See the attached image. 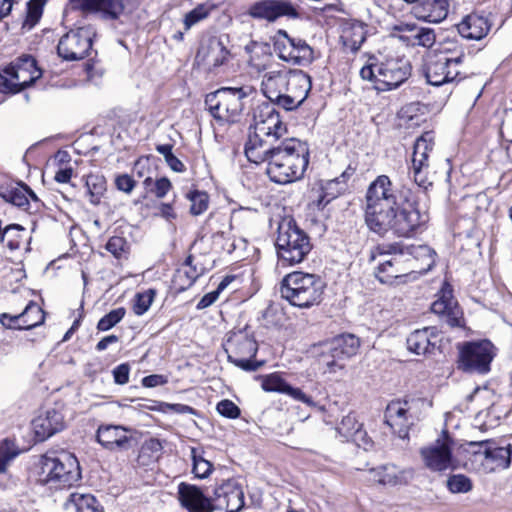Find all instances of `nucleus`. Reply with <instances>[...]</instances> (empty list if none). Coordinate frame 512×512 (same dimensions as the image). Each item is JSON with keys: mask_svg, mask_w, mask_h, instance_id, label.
<instances>
[{"mask_svg": "<svg viewBox=\"0 0 512 512\" xmlns=\"http://www.w3.org/2000/svg\"><path fill=\"white\" fill-rule=\"evenodd\" d=\"M192 472L199 479L207 478L213 470V465L205 459L202 448H191Z\"/></svg>", "mask_w": 512, "mask_h": 512, "instance_id": "nucleus-43", "label": "nucleus"}, {"mask_svg": "<svg viewBox=\"0 0 512 512\" xmlns=\"http://www.w3.org/2000/svg\"><path fill=\"white\" fill-rule=\"evenodd\" d=\"M343 46L351 52H356L365 41V31L360 25H353L343 30L341 34Z\"/></svg>", "mask_w": 512, "mask_h": 512, "instance_id": "nucleus-42", "label": "nucleus"}, {"mask_svg": "<svg viewBox=\"0 0 512 512\" xmlns=\"http://www.w3.org/2000/svg\"><path fill=\"white\" fill-rule=\"evenodd\" d=\"M77 459L69 454L43 455L40 460L39 481L56 488L70 487L80 480Z\"/></svg>", "mask_w": 512, "mask_h": 512, "instance_id": "nucleus-7", "label": "nucleus"}, {"mask_svg": "<svg viewBox=\"0 0 512 512\" xmlns=\"http://www.w3.org/2000/svg\"><path fill=\"white\" fill-rule=\"evenodd\" d=\"M18 455V452L11 449L9 442L5 440L0 444V473L6 471L7 465Z\"/></svg>", "mask_w": 512, "mask_h": 512, "instance_id": "nucleus-57", "label": "nucleus"}, {"mask_svg": "<svg viewBox=\"0 0 512 512\" xmlns=\"http://www.w3.org/2000/svg\"><path fill=\"white\" fill-rule=\"evenodd\" d=\"M413 24L400 23L392 28V36L407 46H410V39L413 37L412 33Z\"/></svg>", "mask_w": 512, "mask_h": 512, "instance_id": "nucleus-55", "label": "nucleus"}, {"mask_svg": "<svg viewBox=\"0 0 512 512\" xmlns=\"http://www.w3.org/2000/svg\"><path fill=\"white\" fill-rule=\"evenodd\" d=\"M309 156L307 143L296 138H285L267 151L263 162H267V174L273 182L287 184L303 177Z\"/></svg>", "mask_w": 512, "mask_h": 512, "instance_id": "nucleus-3", "label": "nucleus"}, {"mask_svg": "<svg viewBox=\"0 0 512 512\" xmlns=\"http://www.w3.org/2000/svg\"><path fill=\"white\" fill-rule=\"evenodd\" d=\"M0 322L6 328L23 330L21 314L12 316L4 313L0 317Z\"/></svg>", "mask_w": 512, "mask_h": 512, "instance_id": "nucleus-62", "label": "nucleus"}, {"mask_svg": "<svg viewBox=\"0 0 512 512\" xmlns=\"http://www.w3.org/2000/svg\"><path fill=\"white\" fill-rule=\"evenodd\" d=\"M407 348L417 355L431 354L440 342L436 327H424L413 331L407 338Z\"/></svg>", "mask_w": 512, "mask_h": 512, "instance_id": "nucleus-27", "label": "nucleus"}, {"mask_svg": "<svg viewBox=\"0 0 512 512\" xmlns=\"http://www.w3.org/2000/svg\"><path fill=\"white\" fill-rule=\"evenodd\" d=\"M248 15L255 19L274 22L286 16L297 19L300 17L297 9L289 0H261L252 4Z\"/></svg>", "mask_w": 512, "mask_h": 512, "instance_id": "nucleus-20", "label": "nucleus"}, {"mask_svg": "<svg viewBox=\"0 0 512 512\" xmlns=\"http://www.w3.org/2000/svg\"><path fill=\"white\" fill-rule=\"evenodd\" d=\"M115 186L119 191L130 194L136 186V181L128 174H121L116 176Z\"/></svg>", "mask_w": 512, "mask_h": 512, "instance_id": "nucleus-60", "label": "nucleus"}, {"mask_svg": "<svg viewBox=\"0 0 512 512\" xmlns=\"http://www.w3.org/2000/svg\"><path fill=\"white\" fill-rule=\"evenodd\" d=\"M276 248L283 265L301 263L312 249L309 236L293 219L283 220L278 227Z\"/></svg>", "mask_w": 512, "mask_h": 512, "instance_id": "nucleus-6", "label": "nucleus"}, {"mask_svg": "<svg viewBox=\"0 0 512 512\" xmlns=\"http://www.w3.org/2000/svg\"><path fill=\"white\" fill-rule=\"evenodd\" d=\"M38 441H45L66 427L64 407L56 404L39 414L32 422Z\"/></svg>", "mask_w": 512, "mask_h": 512, "instance_id": "nucleus-21", "label": "nucleus"}, {"mask_svg": "<svg viewBox=\"0 0 512 512\" xmlns=\"http://www.w3.org/2000/svg\"><path fill=\"white\" fill-rule=\"evenodd\" d=\"M125 314L126 310L124 307H118L111 310L98 321L97 329L99 331H108L112 329L124 318Z\"/></svg>", "mask_w": 512, "mask_h": 512, "instance_id": "nucleus-50", "label": "nucleus"}, {"mask_svg": "<svg viewBox=\"0 0 512 512\" xmlns=\"http://www.w3.org/2000/svg\"><path fill=\"white\" fill-rule=\"evenodd\" d=\"M491 29L490 20L477 13H471L463 18L457 25L459 34L468 40H481L487 36Z\"/></svg>", "mask_w": 512, "mask_h": 512, "instance_id": "nucleus-33", "label": "nucleus"}, {"mask_svg": "<svg viewBox=\"0 0 512 512\" xmlns=\"http://www.w3.org/2000/svg\"><path fill=\"white\" fill-rule=\"evenodd\" d=\"M312 88L311 77L302 70L281 65L266 72L261 81V91L270 103L286 111L297 109L307 99Z\"/></svg>", "mask_w": 512, "mask_h": 512, "instance_id": "nucleus-2", "label": "nucleus"}, {"mask_svg": "<svg viewBox=\"0 0 512 512\" xmlns=\"http://www.w3.org/2000/svg\"><path fill=\"white\" fill-rule=\"evenodd\" d=\"M250 88H221L206 96L205 105L213 118L219 122H236L243 110L242 100L248 96Z\"/></svg>", "mask_w": 512, "mask_h": 512, "instance_id": "nucleus-9", "label": "nucleus"}, {"mask_svg": "<svg viewBox=\"0 0 512 512\" xmlns=\"http://www.w3.org/2000/svg\"><path fill=\"white\" fill-rule=\"evenodd\" d=\"M448 9V0H422L414 7V13L419 19L439 23L447 17Z\"/></svg>", "mask_w": 512, "mask_h": 512, "instance_id": "nucleus-36", "label": "nucleus"}, {"mask_svg": "<svg viewBox=\"0 0 512 512\" xmlns=\"http://www.w3.org/2000/svg\"><path fill=\"white\" fill-rule=\"evenodd\" d=\"M68 512H104L97 499L91 494L73 492L64 503Z\"/></svg>", "mask_w": 512, "mask_h": 512, "instance_id": "nucleus-39", "label": "nucleus"}, {"mask_svg": "<svg viewBox=\"0 0 512 512\" xmlns=\"http://www.w3.org/2000/svg\"><path fill=\"white\" fill-rule=\"evenodd\" d=\"M365 200V223L378 235L391 231L408 238L428 221L420 210L418 195L408 188L395 189L387 175H379L370 183Z\"/></svg>", "mask_w": 512, "mask_h": 512, "instance_id": "nucleus-1", "label": "nucleus"}, {"mask_svg": "<svg viewBox=\"0 0 512 512\" xmlns=\"http://www.w3.org/2000/svg\"><path fill=\"white\" fill-rule=\"evenodd\" d=\"M295 45H293L290 62L299 66H306L314 60V51L300 38H294Z\"/></svg>", "mask_w": 512, "mask_h": 512, "instance_id": "nucleus-44", "label": "nucleus"}, {"mask_svg": "<svg viewBox=\"0 0 512 512\" xmlns=\"http://www.w3.org/2000/svg\"><path fill=\"white\" fill-rule=\"evenodd\" d=\"M413 37L410 39V46H421L430 48L436 41V35L433 29L426 27H418L413 24L412 28Z\"/></svg>", "mask_w": 512, "mask_h": 512, "instance_id": "nucleus-49", "label": "nucleus"}, {"mask_svg": "<svg viewBox=\"0 0 512 512\" xmlns=\"http://www.w3.org/2000/svg\"><path fill=\"white\" fill-rule=\"evenodd\" d=\"M324 283L320 276L313 273L294 271L281 281L282 298L299 308H310L320 304L324 293Z\"/></svg>", "mask_w": 512, "mask_h": 512, "instance_id": "nucleus-4", "label": "nucleus"}, {"mask_svg": "<svg viewBox=\"0 0 512 512\" xmlns=\"http://www.w3.org/2000/svg\"><path fill=\"white\" fill-rule=\"evenodd\" d=\"M171 188L172 184L170 180L166 177H162L155 181L152 192L157 198H163L168 194Z\"/></svg>", "mask_w": 512, "mask_h": 512, "instance_id": "nucleus-61", "label": "nucleus"}, {"mask_svg": "<svg viewBox=\"0 0 512 512\" xmlns=\"http://www.w3.org/2000/svg\"><path fill=\"white\" fill-rule=\"evenodd\" d=\"M0 197L23 210L29 209V198L38 203L36 194L25 184L17 183L0 188Z\"/></svg>", "mask_w": 512, "mask_h": 512, "instance_id": "nucleus-37", "label": "nucleus"}, {"mask_svg": "<svg viewBox=\"0 0 512 512\" xmlns=\"http://www.w3.org/2000/svg\"><path fill=\"white\" fill-rule=\"evenodd\" d=\"M215 508L239 512L244 507V492L236 479H227L214 490Z\"/></svg>", "mask_w": 512, "mask_h": 512, "instance_id": "nucleus-23", "label": "nucleus"}, {"mask_svg": "<svg viewBox=\"0 0 512 512\" xmlns=\"http://www.w3.org/2000/svg\"><path fill=\"white\" fill-rule=\"evenodd\" d=\"M447 487L452 493H467L472 489V482L467 476L456 474L448 478Z\"/></svg>", "mask_w": 512, "mask_h": 512, "instance_id": "nucleus-53", "label": "nucleus"}, {"mask_svg": "<svg viewBox=\"0 0 512 512\" xmlns=\"http://www.w3.org/2000/svg\"><path fill=\"white\" fill-rule=\"evenodd\" d=\"M154 292L149 290L145 293L137 294L136 301L134 304V312L137 315L144 314L151 306L153 302Z\"/></svg>", "mask_w": 512, "mask_h": 512, "instance_id": "nucleus-56", "label": "nucleus"}, {"mask_svg": "<svg viewBox=\"0 0 512 512\" xmlns=\"http://www.w3.org/2000/svg\"><path fill=\"white\" fill-rule=\"evenodd\" d=\"M23 330L41 325L45 320L44 311L34 302H30L21 313Z\"/></svg>", "mask_w": 512, "mask_h": 512, "instance_id": "nucleus-45", "label": "nucleus"}, {"mask_svg": "<svg viewBox=\"0 0 512 512\" xmlns=\"http://www.w3.org/2000/svg\"><path fill=\"white\" fill-rule=\"evenodd\" d=\"M249 65L256 72H270L278 69L281 65L276 63L270 51V47L266 44H255L251 49Z\"/></svg>", "mask_w": 512, "mask_h": 512, "instance_id": "nucleus-38", "label": "nucleus"}, {"mask_svg": "<svg viewBox=\"0 0 512 512\" xmlns=\"http://www.w3.org/2000/svg\"><path fill=\"white\" fill-rule=\"evenodd\" d=\"M404 262L414 267V272L425 273L435 264V252L427 245H411L403 248Z\"/></svg>", "mask_w": 512, "mask_h": 512, "instance_id": "nucleus-32", "label": "nucleus"}, {"mask_svg": "<svg viewBox=\"0 0 512 512\" xmlns=\"http://www.w3.org/2000/svg\"><path fill=\"white\" fill-rule=\"evenodd\" d=\"M94 32L91 27H79L63 35L58 43V55L67 61L85 58L92 47Z\"/></svg>", "mask_w": 512, "mask_h": 512, "instance_id": "nucleus-17", "label": "nucleus"}, {"mask_svg": "<svg viewBox=\"0 0 512 512\" xmlns=\"http://www.w3.org/2000/svg\"><path fill=\"white\" fill-rule=\"evenodd\" d=\"M366 480L389 486L407 483L406 472L395 465H382L368 470Z\"/></svg>", "mask_w": 512, "mask_h": 512, "instance_id": "nucleus-34", "label": "nucleus"}, {"mask_svg": "<svg viewBox=\"0 0 512 512\" xmlns=\"http://www.w3.org/2000/svg\"><path fill=\"white\" fill-rule=\"evenodd\" d=\"M9 70L12 71V77L18 81L21 90L30 87L42 76V70L31 55H22L15 59L9 64Z\"/></svg>", "mask_w": 512, "mask_h": 512, "instance_id": "nucleus-26", "label": "nucleus"}, {"mask_svg": "<svg viewBox=\"0 0 512 512\" xmlns=\"http://www.w3.org/2000/svg\"><path fill=\"white\" fill-rule=\"evenodd\" d=\"M452 287L448 283H444L439 297L431 305L433 313L446 317V322L451 327L461 325L462 312L452 295Z\"/></svg>", "mask_w": 512, "mask_h": 512, "instance_id": "nucleus-24", "label": "nucleus"}, {"mask_svg": "<svg viewBox=\"0 0 512 512\" xmlns=\"http://www.w3.org/2000/svg\"><path fill=\"white\" fill-rule=\"evenodd\" d=\"M379 259L375 276L383 284H393L397 279L414 272V267H408L404 262V250L398 244L378 247Z\"/></svg>", "mask_w": 512, "mask_h": 512, "instance_id": "nucleus-12", "label": "nucleus"}, {"mask_svg": "<svg viewBox=\"0 0 512 512\" xmlns=\"http://www.w3.org/2000/svg\"><path fill=\"white\" fill-rule=\"evenodd\" d=\"M106 250L115 258H126L129 253V243L124 237L113 236L105 245Z\"/></svg>", "mask_w": 512, "mask_h": 512, "instance_id": "nucleus-52", "label": "nucleus"}, {"mask_svg": "<svg viewBox=\"0 0 512 512\" xmlns=\"http://www.w3.org/2000/svg\"><path fill=\"white\" fill-rule=\"evenodd\" d=\"M469 452L475 462H481L486 472L506 470L511 465L512 445L508 442L498 444L494 441L469 442Z\"/></svg>", "mask_w": 512, "mask_h": 512, "instance_id": "nucleus-11", "label": "nucleus"}, {"mask_svg": "<svg viewBox=\"0 0 512 512\" xmlns=\"http://www.w3.org/2000/svg\"><path fill=\"white\" fill-rule=\"evenodd\" d=\"M463 58L464 53L462 51L455 57L441 53L430 58L425 68L427 82L433 86L453 82L460 75Z\"/></svg>", "mask_w": 512, "mask_h": 512, "instance_id": "nucleus-15", "label": "nucleus"}, {"mask_svg": "<svg viewBox=\"0 0 512 512\" xmlns=\"http://www.w3.org/2000/svg\"><path fill=\"white\" fill-rule=\"evenodd\" d=\"M352 172H349L348 170L344 171L342 175L338 178H334L332 180H329L321 187L325 192L327 191H335L338 187L341 185H344V190L346 189V179L347 177L351 176Z\"/></svg>", "mask_w": 512, "mask_h": 512, "instance_id": "nucleus-63", "label": "nucleus"}, {"mask_svg": "<svg viewBox=\"0 0 512 512\" xmlns=\"http://www.w3.org/2000/svg\"><path fill=\"white\" fill-rule=\"evenodd\" d=\"M213 8L214 6L212 4L202 3L186 13L183 19L185 31L190 30L193 26L205 20L210 15Z\"/></svg>", "mask_w": 512, "mask_h": 512, "instance_id": "nucleus-46", "label": "nucleus"}, {"mask_svg": "<svg viewBox=\"0 0 512 512\" xmlns=\"http://www.w3.org/2000/svg\"><path fill=\"white\" fill-rule=\"evenodd\" d=\"M453 439L446 431L432 443L422 447L419 454L424 466L432 472H445L458 467L452 454Z\"/></svg>", "mask_w": 512, "mask_h": 512, "instance_id": "nucleus-13", "label": "nucleus"}, {"mask_svg": "<svg viewBox=\"0 0 512 512\" xmlns=\"http://www.w3.org/2000/svg\"><path fill=\"white\" fill-rule=\"evenodd\" d=\"M293 45H295L294 38H291L285 30L277 32L274 49L281 60L290 62L293 58L291 56Z\"/></svg>", "mask_w": 512, "mask_h": 512, "instance_id": "nucleus-47", "label": "nucleus"}, {"mask_svg": "<svg viewBox=\"0 0 512 512\" xmlns=\"http://www.w3.org/2000/svg\"><path fill=\"white\" fill-rule=\"evenodd\" d=\"M359 345V339L352 334L337 336L324 344L319 356L324 373L336 374L344 370L347 360L356 355Z\"/></svg>", "mask_w": 512, "mask_h": 512, "instance_id": "nucleus-10", "label": "nucleus"}, {"mask_svg": "<svg viewBox=\"0 0 512 512\" xmlns=\"http://www.w3.org/2000/svg\"><path fill=\"white\" fill-rule=\"evenodd\" d=\"M86 187L90 196V203L93 205H98L102 195L106 191L105 178L100 175H88L86 178Z\"/></svg>", "mask_w": 512, "mask_h": 512, "instance_id": "nucleus-48", "label": "nucleus"}, {"mask_svg": "<svg viewBox=\"0 0 512 512\" xmlns=\"http://www.w3.org/2000/svg\"><path fill=\"white\" fill-rule=\"evenodd\" d=\"M26 230L19 224H10L2 229L1 232V244L11 250H17L20 248L24 241Z\"/></svg>", "mask_w": 512, "mask_h": 512, "instance_id": "nucleus-40", "label": "nucleus"}, {"mask_svg": "<svg viewBox=\"0 0 512 512\" xmlns=\"http://www.w3.org/2000/svg\"><path fill=\"white\" fill-rule=\"evenodd\" d=\"M205 267L195 262V257L189 255L184 263L176 270L173 282L179 290H185L205 273Z\"/></svg>", "mask_w": 512, "mask_h": 512, "instance_id": "nucleus-35", "label": "nucleus"}, {"mask_svg": "<svg viewBox=\"0 0 512 512\" xmlns=\"http://www.w3.org/2000/svg\"><path fill=\"white\" fill-rule=\"evenodd\" d=\"M217 411L220 415L235 419L240 415L239 407L231 400L225 399L217 404Z\"/></svg>", "mask_w": 512, "mask_h": 512, "instance_id": "nucleus-58", "label": "nucleus"}, {"mask_svg": "<svg viewBox=\"0 0 512 512\" xmlns=\"http://www.w3.org/2000/svg\"><path fill=\"white\" fill-rule=\"evenodd\" d=\"M411 73V66L405 57H388L379 63L369 62L359 71L363 80L375 83L378 90H392L405 82Z\"/></svg>", "mask_w": 512, "mask_h": 512, "instance_id": "nucleus-5", "label": "nucleus"}, {"mask_svg": "<svg viewBox=\"0 0 512 512\" xmlns=\"http://www.w3.org/2000/svg\"><path fill=\"white\" fill-rule=\"evenodd\" d=\"M435 142L433 132H425L414 143L411 171L415 183L425 191L432 186L427 176L429 156L433 151Z\"/></svg>", "mask_w": 512, "mask_h": 512, "instance_id": "nucleus-18", "label": "nucleus"}, {"mask_svg": "<svg viewBox=\"0 0 512 512\" xmlns=\"http://www.w3.org/2000/svg\"><path fill=\"white\" fill-rule=\"evenodd\" d=\"M415 416L412 404L407 400L392 401L385 411V422L401 439H408L409 430L414 425Z\"/></svg>", "mask_w": 512, "mask_h": 512, "instance_id": "nucleus-19", "label": "nucleus"}, {"mask_svg": "<svg viewBox=\"0 0 512 512\" xmlns=\"http://www.w3.org/2000/svg\"><path fill=\"white\" fill-rule=\"evenodd\" d=\"M494 356V346L490 341L468 342L460 350L458 368L469 373L486 374Z\"/></svg>", "mask_w": 512, "mask_h": 512, "instance_id": "nucleus-14", "label": "nucleus"}, {"mask_svg": "<svg viewBox=\"0 0 512 512\" xmlns=\"http://www.w3.org/2000/svg\"><path fill=\"white\" fill-rule=\"evenodd\" d=\"M343 192L344 185H341L335 191L325 192L323 189H321L317 200L314 201V204L318 209H323L328 203H330L333 199L337 198Z\"/></svg>", "mask_w": 512, "mask_h": 512, "instance_id": "nucleus-59", "label": "nucleus"}, {"mask_svg": "<svg viewBox=\"0 0 512 512\" xmlns=\"http://www.w3.org/2000/svg\"><path fill=\"white\" fill-rule=\"evenodd\" d=\"M268 128L276 130V134L286 132V124L282 121L274 104L263 102L253 109V124L250 126V144L261 146V137Z\"/></svg>", "mask_w": 512, "mask_h": 512, "instance_id": "nucleus-16", "label": "nucleus"}, {"mask_svg": "<svg viewBox=\"0 0 512 512\" xmlns=\"http://www.w3.org/2000/svg\"><path fill=\"white\" fill-rule=\"evenodd\" d=\"M223 348L228 361L245 371H256L264 364V361L253 360L258 351V344L247 328L228 332Z\"/></svg>", "mask_w": 512, "mask_h": 512, "instance_id": "nucleus-8", "label": "nucleus"}, {"mask_svg": "<svg viewBox=\"0 0 512 512\" xmlns=\"http://www.w3.org/2000/svg\"><path fill=\"white\" fill-rule=\"evenodd\" d=\"M129 366L127 364H120L113 370L115 383L124 385L129 381Z\"/></svg>", "mask_w": 512, "mask_h": 512, "instance_id": "nucleus-64", "label": "nucleus"}, {"mask_svg": "<svg viewBox=\"0 0 512 512\" xmlns=\"http://www.w3.org/2000/svg\"><path fill=\"white\" fill-rule=\"evenodd\" d=\"M188 197L191 201V214L197 216L207 210L209 198L205 192L194 191L190 193Z\"/></svg>", "mask_w": 512, "mask_h": 512, "instance_id": "nucleus-54", "label": "nucleus"}, {"mask_svg": "<svg viewBox=\"0 0 512 512\" xmlns=\"http://www.w3.org/2000/svg\"><path fill=\"white\" fill-rule=\"evenodd\" d=\"M13 73L9 70V65L0 70V92L4 94H16L21 92L18 81L12 77Z\"/></svg>", "mask_w": 512, "mask_h": 512, "instance_id": "nucleus-51", "label": "nucleus"}, {"mask_svg": "<svg viewBox=\"0 0 512 512\" xmlns=\"http://www.w3.org/2000/svg\"><path fill=\"white\" fill-rule=\"evenodd\" d=\"M178 498L181 505L189 512H212L215 509L213 498H208L195 485L180 483Z\"/></svg>", "mask_w": 512, "mask_h": 512, "instance_id": "nucleus-25", "label": "nucleus"}, {"mask_svg": "<svg viewBox=\"0 0 512 512\" xmlns=\"http://www.w3.org/2000/svg\"><path fill=\"white\" fill-rule=\"evenodd\" d=\"M261 387L266 392H278L286 394L294 400L305 403L310 407L316 404L312 398L306 395L301 389L289 385L278 373H271L268 375L260 376Z\"/></svg>", "mask_w": 512, "mask_h": 512, "instance_id": "nucleus-28", "label": "nucleus"}, {"mask_svg": "<svg viewBox=\"0 0 512 512\" xmlns=\"http://www.w3.org/2000/svg\"><path fill=\"white\" fill-rule=\"evenodd\" d=\"M288 129L286 128V132H280L276 134V130L273 128H268V132H265V135L261 137V146L259 145H251L250 144V134L248 135V139L245 143V155L247 159L255 164L263 163V159L269 149L272 147L279 145L281 141L287 137Z\"/></svg>", "mask_w": 512, "mask_h": 512, "instance_id": "nucleus-30", "label": "nucleus"}, {"mask_svg": "<svg viewBox=\"0 0 512 512\" xmlns=\"http://www.w3.org/2000/svg\"><path fill=\"white\" fill-rule=\"evenodd\" d=\"M97 441L109 450L128 449L131 442L129 430L118 425H102L97 430Z\"/></svg>", "mask_w": 512, "mask_h": 512, "instance_id": "nucleus-31", "label": "nucleus"}, {"mask_svg": "<svg viewBox=\"0 0 512 512\" xmlns=\"http://www.w3.org/2000/svg\"><path fill=\"white\" fill-rule=\"evenodd\" d=\"M338 433L346 438L347 440H352L357 442L364 432L362 431V425L356 419V416L352 413L344 416L337 427Z\"/></svg>", "mask_w": 512, "mask_h": 512, "instance_id": "nucleus-41", "label": "nucleus"}, {"mask_svg": "<svg viewBox=\"0 0 512 512\" xmlns=\"http://www.w3.org/2000/svg\"><path fill=\"white\" fill-rule=\"evenodd\" d=\"M228 54V50L219 39L209 37L201 42L195 59L198 64H203L209 68L218 67L225 62Z\"/></svg>", "mask_w": 512, "mask_h": 512, "instance_id": "nucleus-29", "label": "nucleus"}, {"mask_svg": "<svg viewBox=\"0 0 512 512\" xmlns=\"http://www.w3.org/2000/svg\"><path fill=\"white\" fill-rule=\"evenodd\" d=\"M75 4L83 11L98 12L110 20L132 12L137 6L136 0H75Z\"/></svg>", "mask_w": 512, "mask_h": 512, "instance_id": "nucleus-22", "label": "nucleus"}]
</instances>
